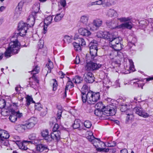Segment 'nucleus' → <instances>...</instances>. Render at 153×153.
<instances>
[{
	"mask_svg": "<svg viewBox=\"0 0 153 153\" xmlns=\"http://www.w3.org/2000/svg\"><path fill=\"white\" fill-rule=\"evenodd\" d=\"M27 46L25 44L21 45L17 39L15 40L11 41L4 53L5 56L7 57H10L12 54L14 55L18 53L21 48L26 47Z\"/></svg>",
	"mask_w": 153,
	"mask_h": 153,
	"instance_id": "f257e3e1",
	"label": "nucleus"
},
{
	"mask_svg": "<svg viewBox=\"0 0 153 153\" xmlns=\"http://www.w3.org/2000/svg\"><path fill=\"white\" fill-rule=\"evenodd\" d=\"M90 134H91V135L87 136V138L88 141L91 142L95 147L97 151L107 152H108L110 149L111 150V149L104 148L105 146V143L101 141L100 139L94 137L91 133H90Z\"/></svg>",
	"mask_w": 153,
	"mask_h": 153,
	"instance_id": "f03ea898",
	"label": "nucleus"
},
{
	"mask_svg": "<svg viewBox=\"0 0 153 153\" xmlns=\"http://www.w3.org/2000/svg\"><path fill=\"white\" fill-rule=\"evenodd\" d=\"M99 92H95L90 90L87 93L86 96L82 100L83 103L86 102L89 104H94L100 99Z\"/></svg>",
	"mask_w": 153,
	"mask_h": 153,
	"instance_id": "7ed1b4c3",
	"label": "nucleus"
},
{
	"mask_svg": "<svg viewBox=\"0 0 153 153\" xmlns=\"http://www.w3.org/2000/svg\"><path fill=\"white\" fill-rule=\"evenodd\" d=\"M131 22H128L123 24H122L117 26L113 27L112 26V25L113 24V23L112 22H106L107 25L109 28L111 29H113L116 28H122V29L126 28L129 29H131L132 27V26L131 25Z\"/></svg>",
	"mask_w": 153,
	"mask_h": 153,
	"instance_id": "20e7f679",
	"label": "nucleus"
},
{
	"mask_svg": "<svg viewBox=\"0 0 153 153\" xmlns=\"http://www.w3.org/2000/svg\"><path fill=\"white\" fill-rule=\"evenodd\" d=\"M113 105H110L105 106L102 110L103 114L106 116H113L116 114L115 109L112 106Z\"/></svg>",
	"mask_w": 153,
	"mask_h": 153,
	"instance_id": "39448f33",
	"label": "nucleus"
},
{
	"mask_svg": "<svg viewBox=\"0 0 153 153\" xmlns=\"http://www.w3.org/2000/svg\"><path fill=\"white\" fill-rule=\"evenodd\" d=\"M18 27L19 28L20 30L19 33V35L22 36H25L27 33V30L28 29L27 23L23 22H20L19 24Z\"/></svg>",
	"mask_w": 153,
	"mask_h": 153,
	"instance_id": "423d86ee",
	"label": "nucleus"
},
{
	"mask_svg": "<svg viewBox=\"0 0 153 153\" xmlns=\"http://www.w3.org/2000/svg\"><path fill=\"white\" fill-rule=\"evenodd\" d=\"M16 143L19 147V148L22 150H26L28 149L27 146L30 143H32V142L30 141L23 140L22 142L17 140Z\"/></svg>",
	"mask_w": 153,
	"mask_h": 153,
	"instance_id": "0eeeda50",
	"label": "nucleus"
},
{
	"mask_svg": "<svg viewBox=\"0 0 153 153\" xmlns=\"http://www.w3.org/2000/svg\"><path fill=\"white\" fill-rule=\"evenodd\" d=\"M89 45H90V54L92 57V58H94L97 56L98 51L97 44L91 43Z\"/></svg>",
	"mask_w": 153,
	"mask_h": 153,
	"instance_id": "6e6552de",
	"label": "nucleus"
},
{
	"mask_svg": "<svg viewBox=\"0 0 153 153\" xmlns=\"http://www.w3.org/2000/svg\"><path fill=\"white\" fill-rule=\"evenodd\" d=\"M61 132L60 131L57 132H52L50 134V137L49 143L53 140L58 142L61 138Z\"/></svg>",
	"mask_w": 153,
	"mask_h": 153,
	"instance_id": "1a4fd4ad",
	"label": "nucleus"
},
{
	"mask_svg": "<svg viewBox=\"0 0 153 153\" xmlns=\"http://www.w3.org/2000/svg\"><path fill=\"white\" fill-rule=\"evenodd\" d=\"M37 123V119L34 117L30 118L25 124L26 129L32 128Z\"/></svg>",
	"mask_w": 153,
	"mask_h": 153,
	"instance_id": "9d476101",
	"label": "nucleus"
},
{
	"mask_svg": "<svg viewBox=\"0 0 153 153\" xmlns=\"http://www.w3.org/2000/svg\"><path fill=\"white\" fill-rule=\"evenodd\" d=\"M84 76L85 77V80L87 83H92L94 81L95 77L94 74L91 72H85Z\"/></svg>",
	"mask_w": 153,
	"mask_h": 153,
	"instance_id": "9b49d317",
	"label": "nucleus"
},
{
	"mask_svg": "<svg viewBox=\"0 0 153 153\" xmlns=\"http://www.w3.org/2000/svg\"><path fill=\"white\" fill-rule=\"evenodd\" d=\"M133 110L135 111L136 114L144 118H146L149 116V115L145 112L141 108L136 106L133 108Z\"/></svg>",
	"mask_w": 153,
	"mask_h": 153,
	"instance_id": "f8f14e48",
	"label": "nucleus"
},
{
	"mask_svg": "<svg viewBox=\"0 0 153 153\" xmlns=\"http://www.w3.org/2000/svg\"><path fill=\"white\" fill-rule=\"evenodd\" d=\"M78 32L80 35L84 36H90L91 33L87 28L80 27L78 30Z\"/></svg>",
	"mask_w": 153,
	"mask_h": 153,
	"instance_id": "ddd939ff",
	"label": "nucleus"
},
{
	"mask_svg": "<svg viewBox=\"0 0 153 153\" xmlns=\"http://www.w3.org/2000/svg\"><path fill=\"white\" fill-rule=\"evenodd\" d=\"M5 112L7 113L6 115H8V113H10V112H11V114L10 116L9 119L11 122L14 123L17 120V117L15 115L13 111V109L10 108L9 110H6Z\"/></svg>",
	"mask_w": 153,
	"mask_h": 153,
	"instance_id": "4468645a",
	"label": "nucleus"
},
{
	"mask_svg": "<svg viewBox=\"0 0 153 153\" xmlns=\"http://www.w3.org/2000/svg\"><path fill=\"white\" fill-rule=\"evenodd\" d=\"M41 134L44 140L47 142H49L50 135L49 134V131L48 129L43 130L41 132Z\"/></svg>",
	"mask_w": 153,
	"mask_h": 153,
	"instance_id": "2eb2a0df",
	"label": "nucleus"
},
{
	"mask_svg": "<svg viewBox=\"0 0 153 153\" xmlns=\"http://www.w3.org/2000/svg\"><path fill=\"white\" fill-rule=\"evenodd\" d=\"M99 37H102L104 39L108 40L109 42H111L112 40H113V39L114 38L113 34L110 33L109 32H104L101 36H100Z\"/></svg>",
	"mask_w": 153,
	"mask_h": 153,
	"instance_id": "dca6fc26",
	"label": "nucleus"
},
{
	"mask_svg": "<svg viewBox=\"0 0 153 153\" xmlns=\"http://www.w3.org/2000/svg\"><path fill=\"white\" fill-rule=\"evenodd\" d=\"M36 16L31 15H30L27 19V26L31 27L34 24Z\"/></svg>",
	"mask_w": 153,
	"mask_h": 153,
	"instance_id": "f3484780",
	"label": "nucleus"
},
{
	"mask_svg": "<svg viewBox=\"0 0 153 153\" xmlns=\"http://www.w3.org/2000/svg\"><path fill=\"white\" fill-rule=\"evenodd\" d=\"M122 55V53L120 51L117 52V51H112L109 55V58L111 61L118 57V56Z\"/></svg>",
	"mask_w": 153,
	"mask_h": 153,
	"instance_id": "a211bd4d",
	"label": "nucleus"
},
{
	"mask_svg": "<svg viewBox=\"0 0 153 153\" xmlns=\"http://www.w3.org/2000/svg\"><path fill=\"white\" fill-rule=\"evenodd\" d=\"M65 78L67 80L65 87L66 90H68L69 89H70L73 88L74 87V84L72 82V79H71L67 76H66Z\"/></svg>",
	"mask_w": 153,
	"mask_h": 153,
	"instance_id": "6ab92c4d",
	"label": "nucleus"
},
{
	"mask_svg": "<svg viewBox=\"0 0 153 153\" xmlns=\"http://www.w3.org/2000/svg\"><path fill=\"white\" fill-rule=\"evenodd\" d=\"M102 21L100 19H97L94 20L93 22V25L94 26V28L92 29L93 30H97L101 26L102 24Z\"/></svg>",
	"mask_w": 153,
	"mask_h": 153,
	"instance_id": "aec40b11",
	"label": "nucleus"
},
{
	"mask_svg": "<svg viewBox=\"0 0 153 153\" xmlns=\"http://www.w3.org/2000/svg\"><path fill=\"white\" fill-rule=\"evenodd\" d=\"M88 87L87 85L84 84L83 85L81 89V93L82 95V100L83 99L85 98V97L86 96V93H87L88 91Z\"/></svg>",
	"mask_w": 153,
	"mask_h": 153,
	"instance_id": "412c9836",
	"label": "nucleus"
},
{
	"mask_svg": "<svg viewBox=\"0 0 153 153\" xmlns=\"http://www.w3.org/2000/svg\"><path fill=\"white\" fill-rule=\"evenodd\" d=\"M15 129L19 132H23L26 129L25 124H19L15 126Z\"/></svg>",
	"mask_w": 153,
	"mask_h": 153,
	"instance_id": "4be33fe9",
	"label": "nucleus"
},
{
	"mask_svg": "<svg viewBox=\"0 0 153 153\" xmlns=\"http://www.w3.org/2000/svg\"><path fill=\"white\" fill-rule=\"evenodd\" d=\"M110 45L111 47L114 49V51H117V52L120 51L122 49L123 46V45L121 43Z\"/></svg>",
	"mask_w": 153,
	"mask_h": 153,
	"instance_id": "5701e85b",
	"label": "nucleus"
},
{
	"mask_svg": "<svg viewBox=\"0 0 153 153\" xmlns=\"http://www.w3.org/2000/svg\"><path fill=\"white\" fill-rule=\"evenodd\" d=\"M72 80L76 84H80L82 81V78L78 75H76L72 78Z\"/></svg>",
	"mask_w": 153,
	"mask_h": 153,
	"instance_id": "b1692460",
	"label": "nucleus"
},
{
	"mask_svg": "<svg viewBox=\"0 0 153 153\" xmlns=\"http://www.w3.org/2000/svg\"><path fill=\"white\" fill-rule=\"evenodd\" d=\"M37 150L39 152H42L44 150H48V146L42 144H39L36 146Z\"/></svg>",
	"mask_w": 153,
	"mask_h": 153,
	"instance_id": "393cba45",
	"label": "nucleus"
},
{
	"mask_svg": "<svg viewBox=\"0 0 153 153\" xmlns=\"http://www.w3.org/2000/svg\"><path fill=\"white\" fill-rule=\"evenodd\" d=\"M85 68L87 71H93V66L92 62L90 61L89 62L86 63L85 66Z\"/></svg>",
	"mask_w": 153,
	"mask_h": 153,
	"instance_id": "a878e982",
	"label": "nucleus"
},
{
	"mask_svg": "<svg viewBox=\"0 0 153 153\" xmlns=\"http://www.w3.org/2000/svg\"><path fill=\"white\" fill-rule=\"evenodd\" d=\"M121 41L122 39L121 37H114L113 39V40H112V41H111V42H109L110 45H116L121 43Z\"/></svg>",
	"mask_w": 153,
	"mask_h": 153,
	"instance_id": "bb28decb",
	"label": "nucleus"
},
{
	"mask_svg": "<svg viewBox=\"0 0 153 153\" xmlns=\"http://www.w3.org/2000/svg\"><path fill=\"white\" fill-rule=\"evenodd\" d=\"M48 62L46 64V66L48 69L47 73H50L51 72V69L53 68V63L49 59H48Z\"/></svg>",
	"mask_w": 153,
	"mask_h": 153,
	"instance_id": "cd10ccee",
	"label": "nucleus"
},
{
	"mask_svg": "<svg viewBox=\"0 0 153 153\" xmlns=\"http://www.w3.org/2000/svg\"><path fill=\"white\" fill-rule=\"evenodd\" d=\"M9 134L8 132L4 130H3L2 132H1V134L0 136V139H8L10 137Z\"/></svg>",
	"mask_w": 153,
	"mask_h": 153,
	"instance_id": "c85d7f7f",
	"label": "nucleus"
},
{
	"mask_svg": "<svg viewBox=\"0 0 153 153\" xmlns=\"http://www.w3.org/2000/svg\"><path fill=\"white\" fill-rule=\"evenodd\" d=\"M134 84L136 86H137L139 88H141L142 89H143V87L145 85L144 80L143 79H142L137 81L136 82H134Z\"/></svg>",
	"mask_w": 153,
	"mask_h": 153,
	"instance_id": "c756f323",
	"label": "nucleus"
},
{
	"mask_svg": "<svg viewBox=\"0 0 153 153\" xmlns=\"http://www.w3.org/2000/svg\"><path fill=\"white\" fill-rule=\"evenodd\" d=\"M121 59V56H118L115 59H113L111 61L112 65H117V66H119L120 64V60Z\"/></svg>",
	"mask_w": 153,
	"mask_h": 153,
	"instance_id": "7c9ffc66",
	"label": "nucleus"
},
{
	"mask_svg": "<svg viewBox=\"0 0 153 153\" xmlns=\"http://www.w3.org/2000/svg\"><path fill=\"white\" fill-rule=\"evenodd\" d=\"M26 99V105L28 106L31 103H35L32 97L29 95H27L25 97Z\"/></svg>",
	"mask_w": 153,
	"mask_h": 153,
	"instance_id": "2f4dec72",
	"label": "nucleus"
},
{
	"mask_svg": "<svg viewBox=\"0 0 153 153\" xmlns=\"http://www.w3.org/2000/svg\"><path fill=\"white\" fill-rule=\"evenodd\" d=\"M53 20L52 16L50 15L45 17L44 19V24L48 25L51 23Z\"/></svg>",
	"mask_w": 153,
	"mask_h": 153,
	"instance_id": "473e14b6",
	"label": "nucleus"
},
{
	"mask_svg": "<svg viewBox=\"0 0 153 153\" xmlns=\"http://www.w3.org/2000/svg\"><path fill=\"white\" fill-rule=\"evenodd\" d=\"M33 11L31 15L36 16V14L38 13L39 9V7L38 5H34L33 7Z\"/></svg>",
	"mask_w": 153,
	"mask_h": 153,
	"instance_id": "72a5a7b5",
	"label": "nucleus"
},
{
	"mask_svg": "<svg viewBox=\"0 0 153 153\" xmlns=\"http://www.w3.org/2000/svg\"><path fill=\"white\" fill-rule=\"evenodd\" d=\"M22 9V5L21 4L20 5V3H19L16 8L15 14L19 15L21 13Z\"/></svg>",
	"mask_w": 153,
	"mask_h": 153,
	"instance_id": "f704fd0d",
	"label": "nucleus"
},
{
	"mask_svg": "<svg viewBox=\"0 0 153 153\" xmlns=\"http://www.w3.org/2000/svg\"><path fill=\"white\" fill-rule=\"evenodd\" d=\"M40 71L39 67L37 65H35L33 66V69L30 71H29V72H31V74H38Z\"/></svg>",
	"mask_w": 153,
	"mask_h": 153,
	"instance_id": "c9c22d12",
	"label": "nucleus"
},
{
	"mask_svg": "<svg viewBox=\"0 0 153 153\" xmlns=\"http://www.w3.org/2000/svg\"><path fill=\"white\" fill-rule=\"evenodd\" d=\"M105 4L107 6H109L116 4L115 0H104V1Z\"/></svg>",
	"mask_w": 153,
	"mask_h": 153,
	"instance_id": "e433bc0d",
	"label": "nucleus"
},
{
	"mask_svg": "<svg viewBox=\"0 0 153 153\" xmlns=\"http://www.w3.org/2000/svg\"><path fill=\"white\" fill-rule=\"evenodd\" d=\"M53 82L52 83V87H53V91H56L57 89L58 86V83L57 80L56 79H53L52 80Z\"/></svg>",
	"mask_w": 153,
	"mask_h": 153,
	"instance_id": "4c0bfd02",
	"label": "nucleus"
},
{
	"mask_svg": "<svg viewBox=\"0 0 153 153\" xmlns=\"http://www.w3.org/2000/svg\"><path fill=\"white\" fill-rule=\"evenodd\" d=\"M80 121L79 120H75L73 125V127L74 129H77L80 127Z\"/></svg>",
	"mask_w": 153,
	"mask_h": 153,
	"instance_id": "58836bf2",
	"label": "nucleus"
},
{
	"mask_svg": "<svg viewBox=\"0 0 153 153\" xmlns=\"http://www.w3.org/2000/svg\"><path fill=\"white\" fill-rule=\"evenodd\" d=\"M75 50L76 51H81V47L78 43L74 42L73 43Z\"/></svg>",
	"mask_w": 153,
	"mask_h": 153,
	"instance_id": "ea45409f",
	"label": "nucleus"
},
{
	"mask_svg": "<svg viewBox=\"0 0 153 153\" xmlns=\"http://www.w3.org/2000/svg\"><path fill=\"white\" fill-rule=\"evenodd\" d=\"M117 14V12L114 9H109L107 12V15L109 16L112 17Z\"/></svg>",
	"mask_w": 153,
	"mask_h": 153,
	"instance_id": "a19ab883",
	"label": "nucleus"
},
{
	"mask_svg": "<svg viewBox=\"0 0 153 153\" xmlns=\"http://www.w3.org/2000/svg\"><path fill=\"white\" fill-rule=\"evenodd\" d=\"M88 20V15H84L81 16L80 20V22L83 24H86Z\"/></svg>",
	"mask_w": 153,
	"mask_h": 153,
	"instance_id": "79ce46f5",
	"label": "nucleus"
},
{
	"mask_svg": "<svg viewBox=\"0 0 153 153\" xmlns=\"http://www.w3.org/2000/svg\"><path fill=\"white\" fill-rule=\"evenodd\" d=\"M134 119V116L132 114H128L126 118V123H127L129 121L132 120Z\"/></svg>",
	"mask_w": 153,
	"mask_h": 153,
	"instance_id": "37998d69",
	"label": "nucleus"
},
{
	"mask_svg": "<svg viewBox=\"0 0 153 153\" xmlns=\"http://www.w3.org/2000/svg\"><path fill=\"white\" fill-rule=\"evenodd\" d=\"M97 109L102 110L105 107V106L103 105L102 102H99L97 103L95 105Z\"/></svg>",
	"mask_w": 153,
	"mask_h": 153,
	"instance_id": "c03bdc74",
	"label": "nucleus"
},
{
	"mask_svg": "<svg viewBox=\"0 0 153 153\" xmlns=\"http://www.w3.org/2000/svg\"><path fill=\"white\" fill-rule=\"evenodd\" d=\"M63 16V15L61 13L57 14L54 18V20L56 22H58L61 20Z\"/></svg>",
	"mask_w": 153,
	"mask_h": 153,
	"instance_id": "a18cd8bd",
	"label": "nucleus"
},
{
	"mask_svg": "<svg viewBox=\"0 0 153 153\" xmlns=\"http://www.w3.org/2000/svg\"><path fill=\"white\" fill-rule=\"evenodd\" d=\"M94 114L97 116L101 117L102 116L103 113L102 110L96 109L94 111Z\"/></svg>",
	"mask_w": 153,
	"mask_h": 153,
	"instance_id": "49530a36",
	"label": "nucleus"
},
{
	"mask_svg": "<svg viewBox=\"0 0 153 153\" xmlns=\"http://www.w3.org/2000/svg\"><path fill=\"white\" fill-rule=\"evenodd\" d=\"M84 125L85 127L88 128H90L92 126L91 122L89 120H85L84 123Z\"/></svg>",
	"mask_w": 153,
	"mask_h": 153,
	"instance_id": "de8ad7c7",
	"label": "nucleus"
},
{
	"mask_svg": "<svg viewBox=\"0 0 153 153\" xmlns=\"http://www.w3.org/2000/svg\"><path fill=\"white\" fill-rule=\"evenodd\" d=\"M77 40L78 43L81 46H85L86 45V42L84 39L79 38L77 39Z\"/></svg>",
	"mask_w": 153,
	"mask_h": 153,
	"instance_id": "09e8293b",
	"label": "nucleus"
},
{
	"mask_svg": "<svg viewBox=\"0 0 153 153\" xmlns=\"http://www.w3.org/2000/svg\"><path fill=\"white\" fill-rule=\"evenodd\" d=\"M72 40V39L69 36L66 35L64 36L63 40L65 42L69 43L71 42Z\"/></svg>",
	"mask_w": 153,
	"mask_h": 153,
	"instance_id": "8fccbe9b",
	"label": "nucleus"
},
{
	"mask_svg": "<svg viewBox=\"0 0 153 153\" xmlns=\"http://www.w3.org/2000/svg\"><path fill=\"white\" fill-rule=\"evenodd\" d=\"M0 142L2 145L8 146L9 145V141L7 139H0Z\"/></svg>",
	"mask_w": 153,
	"mask_h": 153,
	"instance_id": "3c124183",
	"label": "nucleus"
},
{
	"mask_svg": "<svg viewBox=\"0 0 153 153\" xmlns=\"http://www.w3.org/2000/svg\"><path fill=\"white\" fill-rule=\"evenodd\" d=\"M6 105V101L4 99H1L0 100V108H3Z\"/></svg>",
	"mask_w": 153,
	"mask_h": 153,
	"instance_id": "603ef678",
	"label": "nucleus"
},
{
	"mask_svg": "<svg viewBox=\"0 0 153 153\" xmlns=\"http://www.w3.org/2000/svg\"><path fill=\"white\" fill-rule=\"evenodd\" d=\"M92 64L93 71L98 70L101 66V65L100 64H97L93 62H92Z\"/></svg>",
	"mask_w": 153,
	"mask_h": 153,
	"instance_id": "864d4df0",
	"label": "nucleus"
},
{
	"mask_svg": "<svg viewBox=\"0 0 153 153\" xmlns=\"http://www.w3.org/2000/svg\"><path fill=\"white\" fill-rule=\"evenodd\" d=\"M118 20L121 22H126L129 21L131 20V19L129 17H122L118 19Z\"/></svg>",
	"mask_w": 153,
	"mask_h": 153,
	"instance_id": "5fc2aeb1",
	"label": "nucleus"
},
{
	"mask_svg": "<svg viewBox=\"0 0 153 153\" xmlns=\"http://www.w3.org/2000/svg\"><path fill=\"white\" fill-rule=\"evenodd\" d=\"M36 74H33L32 76L29 78V79H30L32 78L34 81H35V82H36L38 84H39V80L38 79V77L36 76Z\"/></svg>",
	"mask_w": 153,
	"mask_h": 153,
	"instance_id": "6e6d98bb",
	"label": "nucleus"
},
{
	"mask_svg": "<svg viewBox=\"0 0 153 153\" xmlns=\"http://www.w3.org/2000/svg\"><path fill=\"white\" fill-rule=\"evenodd\" d=\"M41 106V104L39 103H35V109L38 111L41 110L42 108Z\"/></svg>",
	"mask_w": 153,
	"mask_h": 153,
	"instance_id": "4d7b16f0",
	"label": "nucleus"
},
{
	"mask_svg": "<svg viewBox=\"0 0 153 153\" xmlns=\"http://www.w3.org/2000/svg\"><path fill=\"white\" fill-rule=\"evenodd\" d=\"M13 111L17 117V118H20L22 117V113H20L19 111L16 112L15 110L13 109Z\"/></svg>",
	"mask_w": 153,
	"mask_h": 153,
	"instance_id": "13d9d810",
	"label": "nucleus"
},
{
	"mask_svg": "<svg viewBox=\"0 0 153 153\" xmlns=\"http://www.w3.org/2000/svg\"><path fill=\"white\" fill-rule=\"evenodd\" d=\"M120 110L121 112H125L129 110L127 107V105H122L120 108Z\"/></svg>",
	"mask_w": 153,
	"mask_h": 153,
	"instance_id": "bf43d9fd",
	"label": "nucleus"
},
{
	"mask_svg": "<svg viewBox=\"0 0 153 153\" xmlns=\"http://www.w3.org/2000/svg\"><path fill=\"white\" fill-rule=\"evenodd\" d=\"M29 139L31 140H34L36 139V134L32 133L30 134L28 137Z\"/></svg>",
	"mask_w": 153,
	"mask_h": 153,
	"instance_id": "052dcab7",
	"label": "nucleus"
},
{
	"mask_svg": "<svg viewBox=\"0 0 153 153\" xmlns=\"http://www.w3.org/2000/svg\"><path fill=\"white\" fill-rule=\"evenodd\" d=\"M59 128V126L57 123L54 124L52 129L53 132H57L58 131V129Z\"/></svg>",
	"mask_w": 153,
	"mask_h": 153,
	"instance_id": "680f3d73",
	"label": "nucleus"
},
{
	"mask_svg": "<svg viewBox=\"0 0 153 153\" xmlns=\"http://www.w3.org/2000/svg\"><path fill=\"white\" fill-rule=\"evenodd\" d=\"M58 74L60 76V78L63 79V78H65L66 79V78H65V76H66L65 74L62 71H60L59 72Z\"/></svg>",
	"mask_w": 153,
	"mask_h": 153,
	"instance_id": "e2e57ef3",
	"label": "nucleus"
},
{
	"mask_svg": "<svg viewBox=\"0 0 153 153\" xmlns=\"http://www.w3.org/2000/svg\"><path fill=\"white\" fill-rule=\"evenodd\" d=\"M116 143L114 141H111L108 143V146L109 147H114L116 145Z\"/></svg>",
	"mask_w": 153,
	"mask_h": 153,
	"instance_id": "0e129e2a",
	"label": "nucleus"
},
{
	"mask_svg": "<svg viewBox=\"0 0 153 153\" xmlns=\"http://www.w3.org/2000/svg\"><path fill=\"white\" fill-rule=\"evenodd\" d=\"M63 111H57V113L56 114L57 119L58 120H60L61 119V117L62 116V114Z\"/></svg>",
	"mask_w": 153,
	"mask_h": 153,
	"instance_id": "69168bd1",
	"label": "nucleus"
},
{
	"mask_svg": "<svg viewBox=\"0 0 153 153\" xmlns=\"http://www.w3.org/2000/svg\"><path fill=\"white\" fill-rule=\"evenodd\" d=\"M102 0H99V1L92 2L91 4V5L94 4L101 5L102 4Z\"/></svg>",
	"mask_w": 153,
	"mask_h": 153,
	"instance_id": "338daca9",
	"label": "nucleus"
},
{
	"mask_svg": "<svg viewBox=\"0 0 153 153\" xmlns=\"http://www.w3.org/2000/svg\"><path fill=\"white\" fill-rule=\"evenodd\" d=\"M80 62V59L79 56H76L75 58L74 63L76 64H79Z\"/></svg>",
	"mask_w": 153,
	"mask_h": 153,
	"instance_id": "774afa93",
	"label": "nucleus"
}]
</instances>
